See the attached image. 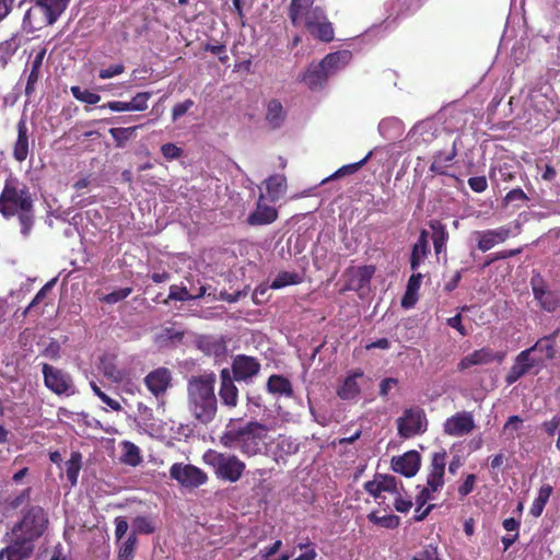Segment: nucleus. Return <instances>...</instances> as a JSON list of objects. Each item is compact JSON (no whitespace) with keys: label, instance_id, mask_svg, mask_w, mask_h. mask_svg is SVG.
<instances>
[{"label":"nucleus","instance_id":"nucleus-30","mask_svg":"<svg viewBox=\"0 0 560 560\" xmlns=\"http://www.w3.org/2000/svg\"><path fill=\"white\" fill-rule=\"evenodd\" d=\"M360 377H363L362 370L357 369L354 371H351L350 374L345 378L342 384L338 387V397L343 400H350L355 398L361 392L360 385L357 382V380Z\"/></svg>","mask_w":560,"mask_h":560},{"label":"nucleus","instance_id":"nucleus-41","mask_svg":"<svg viewBox=\"0 0 560 560\" xmlns=\"http://www.w3.org/2000/svg\"><path fill=\"white\" fill-rule=\"evenodd\" d=\"M122 447H124L122 462L125 464H128L133 467L138 466L142 460L139 447L129 441H125L122 443Z\"/></svg>","mask_w":560,"mask_h":560},{"label":"nucleus","instance_id":"nucleus-18","mask_svg":"<svg viewBox=\"0 0 560 560\" xmlns=\"http://www.w3.org/2000/svg\"><path fill=\"white\" fill-rule=\"evenodd\" d=\"M364 490L374 499H380L382 492L398 493V482L395 476L375 474L374 478L363 485Z\"/></svg>","mask_w":560,"mask_h":560},{"label":"nucleus","instance_id":"nucleus-16","mask_svg":"<svg viewBox=\"0 0 560 560\" xmlns=\"http://www.w3.org/2000/svg\"><path fill=\"white\" fill-rule=\"evenodd\" d=\"M421 456L417 451H408L392 458V468L407 478L413 477L420 469Z\"/></svg>","mask_w":560,"mask_h":560},{"label":"nucleus","instance_id":"nucleus-59","mask_svg":"<svg viewBox=\"0 0 560 560\" xmlns=\"http://www.w3.org/2000/svg\"><path fill=\"white\" fill-rule=\"evenodd\" d=\"M124 71H125V66L122 63H117V65H113L106 69L100 70L98 77H100V79L106 80V79H110L113 77L119 75V74L124 73Z\"/></svg>","mask_w":560,"mask_h":560},{"label":"nucleus","instance_id":"nucleus-24","mask_svg":"<svg viewBox=\"0 0 560 560\" xmlns=\"http://www.w3.org/2000/svg\"><path fill=\"white\" fill-rule=\"evenodd\" d=\"M18 137L13 145V158L18 162H24L30 151L28 127L25 118H21L16 125Z\"/></svg>","mask_w":560,"mask_h":560},{"label":"nucleus","instance_id":"nucleus-26","mask_svg":"<svg viewBox=\"0 0 560 560\" xmlns=\"http://www.w3.org/2000/svg\"><path fill=\"white\" fill-rule=\"evenodd\" d=\"M430 253L429 247V233L427 230H422L417 242L413 244L410 253V269L417 271L422 261L428 257Z\"/></svg>","mask_w":560,"mask_h":560},{"label":"nucleus","instance_id":"nucleus-40","mask_svg":"<svg viewBox=\"0 0 560 560\" xmlns=\"http://www.w3.org/2000/svg\"><path fill=\"white\" fill-rule=\"evenodd\" d=\"M422 278H423L422 273L415 272V271L410 276V278L408 279V283H407L406 293H405V295H404V298L401 300L402 307L409 308V307H411L413 305V302H408V298L410 295H415L417 293V291L420 288Z\"/></svg>","mask_w":560,"mask_h":560},{"label":"nucleus","instance_id":"nucleus-58","mask_svg":"<svg viewBox=\"0 0 560 560\" xmlns=\"http://www.w3.org/2000/svg\"><path fill=\"white\" fill-rule=\"evenodd\" d=\"M60 343L56 340H51L43 350L42 354L50 360H58L60 358Z\"/></svg>","mask_w":560,"mask_h":560},{"label":"nucleus","instance_id":"nucleus-44","mask_svg":"<svg viewBox=\"0 0 560 560\" xmlns=\"http://www.w3.org/2000/svg\"><path fill=\"white\" fill-rule=\"evenodd\" d=\"M137 128H138L137 126L128 127V128L117 127V128H112L109 130V133L113 137V139L116 141V145L118 148H121V147H124L125 142L133 136Z\"/></svg>","mask_w":560,"mask_h":560},{"label":"nucleus","instance_id":"nucleus-3","mask_svg":"<svg viewBox=\"0 0 560 560\" xmlns=\"http://www.w3.org/2000/svg\"><path fill=\"white\" fill-rule=\"evenodd\" d=\"M315 0H291L288 16L294 27L304 26L315 38L329 43L334 39L332 24L320 7H314Z\"/></svg>","mask_w":560,"mask_h":560},{"label":"nucleus","instance_id":"nucleus-12","mask_svg":"<svg viewBox=\"0 0 560 560\" xmlns=\"http://www.w3.org/2000/svg\"><path fill=\"white\" fill-rule=\"evenodd\" d=\"M172 372L170 369L160 366L149 372L143 383L148 390L156 398H162L172 386Z\"/></svg>","mask_w":560,"mask_h":560},{"label":"nucleus","instance_id":"nucleus-10","mask_svg":"<svg viewBox=\"0 0 560 560\" xmlns=\"http://www.w3.org/2000/svg\"><path fill=\"white\" fill-rule=\"evenodd\" d=\"M170 476L185 488H198L208 481L207 474L191 464H173L170 468Z\"/></svg>","mask_w":560,"mask_h":560},{"label":"nucleus","instance_id":"nucleus-34","mask_svg":"<svg viewBox=\"0 0 560 560\" xmlns=\"http://www.w3.org/2000/svg\"><path fill=\"white\" fill-rule=\"evenodd\" d=\"M558 336V330H555L552 334L548 336H544L540 339H538L535 345L528 348L530 353L533 352H540L544 353L546 360H553L557 354V347H556V338Z\"/></svg>","mask_w":560,"mask_h":560},{"label":"nucleus","instance_id":"nucleus-4","mask_svg":"<svg viewBox=\"0 0 560 560\" xmlns=\"http://www.w3.org/2000/svg\"><path fill=\"white\" fill-rule=\"evenodd\" d=\"M268 428L257 421H249L243 427H235L233 420L220 436V443L226 448H238L250 457L261 453Z\"/></svg>","mask_w":560,"mask_h":560},{"label":"nucleus","instance_id":"nucleus-31","mask_svg":"<svg viewBox=\"0 0 560 560\" xmlns=\"http://www.w3.org/2000/svg\"><path fill=\"white\" fill-rule=\"evenodd\" d=\"M349 57L347 51H336L326 55L317 65L326 72L329 78L337 73L341 68L345 67L347 58Z\"/></svg>","mask_w":560,"mask_h":560},{"label":"nucleus","instance_id":"nucleus-38","mask_svg":"<svg viewBox=\"0 0 560 560\" xmlns=\"http://www.w3.org/2000/svg\"><path fill=\"white\" fill-rule=\"evenodd\" d=\"M368 520L374 524L378 525L381 527L387 528V529H395L400 525V517L394 514L378 516L376 511H372L368 514Z\"/></svg>","mask_w":560,"mask_h":560},{"label":"nucleus","instance_id":"nucleus-62","mask_svg":"<svg viewBox=\"0 0 560 560\" xmlns=\"http://www.w3.org/2000/svg\"><path fill=\"white\" fill-rule=\"evenodd\" d=\"M476 479V475L474 474H469L466 477L465 481L458 487V494L460 498L467 497L474 490Z\"/></svg>","mask_w":560,"mask_h":560},{"label":"nucleus","instance_id":"nucleus-17","mask_svg":"<svg viewBox=\"0 0 560 560\" xmlns=\"http://www.w3.org/2000/svg\"><path fill=\"white\" fill-rule=\"evenodd\" d=\"M511 234L512 230L508 225L477 232V247L483 253L488 252L497 244L504 243Z\"/></svg>","mask_w":560,"mask_h":560},{"label":"nucleus","instance_id":"nucleus-39","mask_svg":"<svg viewBox=\"0 0 560 560\" xmlns=\"http://www.w3.org/2000/svg\"><path fill=\"white\" fill-rule=\"evenodd\" d=\"M302 282V278L296 272L290 271H280L276 278L272 280L270 288L271 289H281L287 285L299 284Z\"/></svg>","mask_w":560,"mask_h":560},{"label":"nucleus","instance_id":"nucleus-63","mask_svg":"<svg viewBox=\"0 0 560 560\" xmlns=\"http://www.w3.org/2000/svg\"><path fill=\"white\" fill-rule=\"evenodd\" d=\"M432 489L430 487H424L422 488V490L419 492V494L416 497V504H417V508L415 510V512H419V510L421 508H423L429 500H431V493H432Z\"/></svg>","mask_w":560,"mask_h":560},{"label":"nucleus","instance_id":"nucleus-20","mask_svg":"<svg viewBox=\"0 0 560 560\" xmlns=\"http://www.w3.org/2000/svg\"><path fill=\"white\" fill-rule=\"evenodd\" d=\"M446 465V451L435 452L432 455L430 470L427 477V486L432 491L440 490L444 485V474Z\"/></svg>","mask_w":560,"mask_h":560},{"label":"nucleus","instance_id":"nucleus-9","mask_svg":"<svg viewBox=\"0 0 560 560\" xmlns=\"http://www.w3.org/2000/svg\"><path fill=\"white\" fill-rule=\"evenodd\" d=\"M42 373L45 386L54 394L61 396L74 393L73 380L68 372L48 363H43Z\"/></svg>","mask_w":560,"mask_h":560},{"label":"nucleus","instance_id":"nucleus-19","mask_svg":"<svg viewBox=\"0 0 560 560\" xmlns=\"http://www.w3.org/2000/svg\"><path fill=\"white\" fill-rule=\"evenodd\" d=\"M504 358V353H495L491 348L483 347L475 350L474 352L465 355L458 363V370H467L474 365H486L494 360L501 362Z\"/></svg>","mask_w":560,"mask_h":560},{"label":"nucleus","instance_id":"nucleus-56","mask_svg":"<svg viewBox=\"0 0 560 560\" xmlns=\"http://www.w3.org/2000/svg\"><path fill=\"white\" fill-rule=\"evenodd\" d=\"M55 279L50 280L49 282H47L34 296V299L32 300V302L30 303V305L26 307V310L24 311V315L27 314V312L35 305H37L38 303H40L47 295V292L52 288V285L55 284Z\"/></svg>","mask_w":560,"mask_h":560},{"label":"nucleus","instance_id":"nucleus-50","mask_svg":"<svg viewBox=\"0 0 560 560\" xmlns=\"http://www.w3.org/2000/svg\"><path fill=\"white\" fill-rule=\"evenodd\" d=\"M151 92H139L137 93L129 104H131V110L143 112L148 108V101L151 98Z\"/></svg>","mask_w":560,"mask_h":560},{"label":"nucleus","instance_id":"nucleus-43","mask_svg":"<svg viewBox=\"0 0 560 560\" xmlns=\"http://www.w3.org/2000/svg\"><path fill=\"white\" fill-rule=\"evenodd\" d=\"M72 96L85 104L94 105L101 101V96L94 92H91L86 89H81L78 85L71 86Z\"/></svg>","mask_w":560,"mask_h":560},{"label":"nucleus","instance_id":"nucleus-33","mask_svg":"<svg viewBox=\"0 0 560 560\" xmlns=\"http://www.w3.org/2000/svg\"><path fill=\"white\" fill-rule=\"evenodd\" d=\"M455 145L448 152L439 151L433 155V161L430 165V171L439 175H448L447 168L453 163L456 156Z\"/></svg>","mask_w":560,"mask_h":560},{"label":"nucleus","instance_id":"nucleus-6","mask_svg":"<svg viewBox=\"0 0 560 560\" xmlns=\"http://www.w3.org/2000/svg\"><path fill=\"white\" fill-rule=\"evenodd\" d=\"M203 462L211 466L218 479L236 482L243 476L246 465L236 455H226L213 450L203 454Z\"/></svg>","mask_w":560,"mask_h":560},{"label":"nucleus","instance_id":"nucleus-23","mask_svg":"<svg viewBox=\"0 0 560 560\" xmlns=\"http://www.w3.org/2000/svg\"><path fill=\"white\" fill-rule=\"evenodd\" d=\"M265 199V195L260 194L258 197L256 209L247 218V223L249 225H267L275 222L278 219L277 209L267 206L264 202Z\"/></svg>","mask_w":560,"mask_h":560},{"label":"nucleus","instance_id":"nucleus-47","mask_svg":"<svg viewBox=\"0 0 560 560\" xmlns=\"http://www.w3.org/2000/svg\"><path fill=\"white\" fill-rule=\"evenodd\" d=\"M541 428L549 436H553L558 431L556 446L560 451V415L552 417L550 420L544 421Z\"/></svg>","mask_w":560,"mask_h":560},{"label":"nucleus","instance_id":"nucleus-48","mask_svg":"<svg viewBox=\"0 0 560 560\" xmlns=\"http://www.w3.org/2000/svg\"><path fill=\"white\" fill-rule=\"evenodd\" d=\"M133 534H152L154 526L152 521L147 516H137L133 520Z\"/></svg>","mask_w":560,"mask_h":560},{"label":"nucleus","instance_id":"nucleus-46","mask_svg":"<svg viewBox=\"0 0 560 560\" xmlns=\"http://www.w3.org/2000/svg\"><path fill=\"white\" fill-rule=\"evenodd\" d=\"M171 300L185 302L192 300V294L188 292L186 287H178L173 284L170 287V294L167 299L163 301V303L168 304Z\"/></svg>","mask_w":560,"mask_h":560},{"label":"nucleus","instance_id":"nucleus-64","mask_svg":"<svg viewBox=\"0 0 560 560\" xmlns=\"http://www.w3.org/2000/svg\"><path fill=\"white\" fill-rule=\"evenodd\" d=\"M101 109L108 108L113 112H129L131 110V104L129 102L110 101L100 106Z\"/></svg>","mask_w":560,"mask_h":560},{"label":"nucleus","instance_id":"nucleus-29","mask_svg":"<svg viewBox=\"0 0 560 560\" xmlns=\"http://www.w3.org/2000/svg\"><path fill=\"white\" fill-rule=\"evenodd\" d=\"M287 119V112L282 103L277 98H271L266 105L265 120L270 129H279Z\"/></svg>","mask_w":560,"mask_h":560},{"label":"nucleus","instance_id":"nucleus-21","mask_svg":"<svg viewBox=\"0 0 560 560\" xmlns=\"http://www.w3.org/2000/svg\"><path fill=\"white\" fill-rule=\"evenodd\" d=\"M97 368L104 377L115 384H120L129 377V372L118 366L116 355L114 354H103L100 358Z\"/></svg>","mask_w":560,"mask_h":560},{"label":"nucleus","instance_id":"nucleus-25","mask_svg":"<svg viewBox=\"0 0 560 560\" xmlns=\"http://www.w3.org/2000/svg\"><path fill=\"white\" fill-rule=\"evenodd\" d=\"M32 539L27 537H22L15 539L9 546L3 548L7 560H26L31 557L34 545Z\"/></svg>","mask_w":560,"mask_h":560},{"label":"nucleus","instance_id":"nucleus-54","mask_svg":"<svg viewBox=\"0 0 560 560\" xmlns=\"http://www.w3.org/2000/svg\"><path fill=\"white\" fill-rule=\"evenodd\" d=\"M195 105L194 101L188 98L182 103H177L172 109V120L176 121L182 116H184L192 106Z\"/></svg>","mask_w":560,"mask_h":560},{"label":"nucleus","instance_id":"nucleus-13","mask_svg":"<svg viewBox=\"0 0 560 560\" xmlns=\"http://www.w3.org/2000/svg\"><path fill=\"white\" fill-rule=\"evenodd\" d=\"M259 361L249 355L237 354L232 362V378L236 382H246L260 372Z\"/></svg>","mask_w":560,"mask_h":560},{"label":"nucleus","instance_id":"nucleus-11","mask_svg":"<svg viewBox=\"0 0 560 560\" xmlns=\"http://www.w3.org/2000/svg\"><path fill=\"white\" fill-rule=\"evenodd\" d=\"M530 287L535 300L544 311L553 313L560 308V289L549 290L539 273L532 277Z\"/></svg>","mask_w":560,"mask_h":560},{"label":"nucleus","instance_id":"nucleus-27","mask_svg":"<svg viewBox=\"0 0 560 560\" xmlns=\"http://www.w3.org/2000/svg\"><path fill=\"white\" fill-rule=\"evenodd\" d=\"M46 52H47V49L45 47L39 48L31 61V70H30V73L27 77V82L25 85V95L27 97L32 96L36 90V84L40 78V70L43 67V62H44Z\"/></svg>","mask_w":560,"mask_h":560},{"label":"nucleus","instance_id":"nucleus-22","mask_svg":"<svg viewBox=\"0 0 560 560\" xmlns=\"http://www.w3.org/2000/svg\"><path fill=\"white\" fill-rule=\"evenodd\" d=\"M219 397L221 404L228 408H235L238 402V389L234 384L231 372L229 369H223L220 372V388Z\"/></svg>","mask_w":560,"mask_h":560},{"label":"nucleus","instance_id":"nucleus-8","mask_svg":"<svg viewBox=\"0 0 560 560\" xmlns=\"http://www.w3.org/2000/svg\"><path fill=\"white\" fill-rule=\"evenodd\" d=\"M428 420L423 409L412 407L405 409L401 417L397 419L398 435L402 439H410L427 431Z\"/></svg>","mask_w":560,"mask_h":560},{"label":"nucleus","instance_id":"nucleus-60","mask_svg":"<svg viewBox=\"0 0 560 560\" xmlns=\"http://www.w3.org/2000/svg\"><path fill=\"white\" fill-rule=\"evenodd\" d=\"M394 508L399 513H407L412 508V501L410 499H404L400 491L395 493Z\"/></svg>","mask_w":560,"mask_h":560},{"label":"nucleus","instance_id":"nucleus-32","mask_svg":"<svg viewBox=\"0 0 560 560\" xmlns=\"http://www.w3.org/2000/svg\"><path fill=\"white\" fill-rule=\"evenodd\" d=\"M266 199L270 202H276L280 199L287 188V178L283 175L275 174L269 176L266 180Z\"/></svg>","mask_w":560,"mask_h":560},{"label":"nucleus","instance_id":"nucleus-14","mask_svg":"<svg viewBox=\"0 0 560 560\" xmlns=\"http://www.w3.org/2000/svg\"><path fill=\"white\" fill-rule=\"evenodd\" d=\"M542 361V359L532 357V353L528 350V348L521 351L516 355L513 365L511 366L510 371L505 376L506 384H514L522 376L528 373L533 368L540 365Z\"/></svg>","mask_w":560,"mask_h":560},{"label":"nucleus","instance_id":"nucleus-2","mask_svg":"<svg viewBox=\"0 0 560 560\" xmlns=\"http://www.w3.org/2000/svg\"><path fill=\"white\" fill-rule=\"evenodd\" d=\"M217 376L213 372H205L191 376L187 382V405L196 420L208 424L215 418L218 400L214 394Z\"/></svg>","mask_w":560,"mask_h":560},{"label":"nucleus","instance_id":"nucleus-52","mask_svg":"<svg viewBox=\"0 0 560 560\" xmlns=\"http://www.w3.org/2000/svg\"><path fill=\"white\" fill-rule=\"evenodd\" d=\"M375 271L376 268L373 265H365L359 267L357 270V277L359 279L360 285L363 287L364 284H368L373 278Z\"/></svg>","mask_w":560,"mask_h":560},{"label":"nucleus","instance_id":"nucleus-37","mask_svg":"<svg viewBox=\"0 0 560 560\" xmlns=\"http://www.w3.org/2000/svg\"><path fill=\"white\" fill-rule=\"evenodd\" d=\"M81 454L73 452L70 459L66 462V476L71 486H75L78 482L79 472L81 469Z\"/></svg>","mask_w":560,"mask_h":560},{"label":"nucleus","instance_id":"nucleus-51","mask_svg":"<svg viewBox=\"0 0 560 560\" xmlns=\"http://www.w3.org/2000/svg\"><path fill=\"white\" fill-rule=\"evenodd\" d=\"M371 156H372V152H369L365 155V158H363L361 161H359L357 163L343 165L331 177H340V176L350 175V174L358 172L368 162V160Z\"/></svg>","mask_w":560,"mask_h":560},{"label":"nucleus","instance_id":"nucleus-1","mask_svg":"<svg viewBox=\"0 0 560 560\" xmlns=\"http://www.w3.org/2000/svg\"><path fill=\"white\" fill-rule=\"evenodd\" d=\"M0 213L5 219L18 217L21 232L27 235L34 223V199L30 188L16 178L7 179L0 192Z\"/></svg>","mask_w":560,"mask_h":560},{"label":"nucleus","instance_id":"nucleus-5","mask_svg":"<svg viewBox=\"0 0 560 560\" xmlns=\"http://www.w3.org/2000/svg\"><path fill=\"white\" fill-rule=\"evenodd\" d=\"M70 0H37L23 18L24 27L35 31L54 24L67 9Z\"/></svg>","mask_w":560,"mask_h":560},{"label":"nucleus","instance_id":"nucleus-15","mask_svg":"<svg viewBox=\"0 0 560 560\" xmlns=\"http://www.w3.org/2000/svg\"><path fill=\"white\" fill-rule=\"evenodd\" d=\"M475 429L474 417L470 412H456L447 418L443 424V431L450 436H464Z\"/></svg>","mask_w":560,"mask_h":560},{"label":"nucleus","instance_id":"nucleus-61","mask_svg":"<svg viewBox=\"0 0 560 560\" xmlns=\"http://www.w3.org/2000/svg\"><path fill=\"white\" fill-rule=\"evenodd\" d=\"M470 189L475 192H483L488 188L486 176H475L468 179Z\"/></svg>","mask_w":560,"mask_h":560},{"label":"nucleus","instance_id":"nucleus-35","mask_svg":"<svg viewBox=\"0 0 560 560\" xmlns=\"http://www.w3.org/2000/svg\"><path fill=\"white\" fill-rule=\"evenodd\" d=\"M430 228L433 231L432 240L435 254L439 255L446 248V243L448 240V232L444 224L440 221H431Z\"/></svg>","mask_w":560,"mask_h":560},{"label":"nucleus","instance_id":"nucleus-42","mask_svg":"<svg viewBox=\"0 0 560 560\" xmlns=\"http://www.w3.org/2000/svg\"><path fill=\"white\" fill-rule=\"evenodd\" d=\"M529 200L526 192L517 187L512 190H510L504 198L502 199V206L508 207L509 205L513 203L514 207L520 208L522 205L526 203Z\"/></svg>","mask_w":560,"mask_h":560},{"label":"nucleus","instance_id":"nucleus-53","mask_svg":"<svg viewBox=\"0 0 560 560\" xmlns=\"http://www.w3.org/2000/svg\"><path fill=\"white\" fill-rule=\"evenodd\" d=\"M161 152L167 161L177 160L183 155V149L171 142L163 144Z\"/></svg>","mask_w":560,"mask_h":560},{"label":"nucleus","instance_id":"nucleus-55","mask_svg":"<svg viewBox=\"0 0 560 560\" xmlns=\"http://www.w3.org/2000/svg\"><path fill=\"white\" fill-rule=\"evenodd\" d=\"M523 423V419L518 416H511L509 417L508 421L504 423L503 431L505 434H508L511 439H514V431H518L521 429V425Z\"/></svg>","mask_w":560,"mask_h":560},{"label":"nucleus","instance_id":"nucleus-28","mask_svg":"<svg viewBox=\"0 0 560 560\" xmlns=\"http://www.w3.org/2000/svg\"><path fill=\"white\" fill-rule=\"evenodd\" d=\"M328 79L326 72L317 63H311L300 77V81L312 91L322 90Z\"/></svg>","mask_w":560,"mask_h":560},{"label":"nucleus","instance_id":"nucleus-49","mask_svg":"<svg viewBox=\"0 0 560 560\" xmlns=\"http://www.w3.org/2000/svg\"><path fill=\"white\" fill-rule=\"evenodd\" d=\"M132 292V288H121L118 290H115L108 294H105L103 298H101V301L106 304H115L117 302H120L125 299H127Z\"/></svg>","mask_w":560,"mask_h":560},{"label":"nucleus","instance_id":"nucleus-57","mask_svg":"<svg viewBox=\"0 0 560 560\" xmlns=\"http://www.w3.org/2000/svg\"><path fill=\"white\" fill-rule=\"evenodd\" d=\"M411 560H438L436 547L432 545L425 546L422 550L417 552Z\"/></svg>","mask_w":560,"mask_h":560},{"label":"nucleus","instance_id":"nucleus-45","mask_svg":"<svg viewBox=\"0 0 560 560\" xmlns=\"http://www.w3.org/2000/svg\"><path fill=\"white\" fill-rule=\"evenodd\" d=\"M136 545L137 537L135 534H131L119 547L118 559L132 560L135 557Z\"/></svg>","mask_w":560,"mask_h":560},{"label":"nucleus","instance_id":"nucleus-36","mask_svg":"<svg viewBox=\"0 0 560 560\" xmlns=\"http://www.w3.org/2000/svg\"><path fill=\"white\" fill-rule=\"evenodd\" d=\"M267 389L271 394L291 396L293 393L291 382L282 376L273 374L268 378Z\"/></svg>","mask_w":560,"mask_h":560},{"label":"nucleus","instance_id":"nucleus-7","mask_svg":"<svg viewBox=\"0 0 560 560\" xmlns=\"http://www.w3.org/2000/svg\"><path fill=\"white\" fill-rule=\"evenodd\" d=\"M48 525V516L45 510L39 505L30 506L22 520L13 527V532H21L24 537L32 540L40 537Z\"/></svg>","mask_w":560,"mask_h":560}]
</instances>
